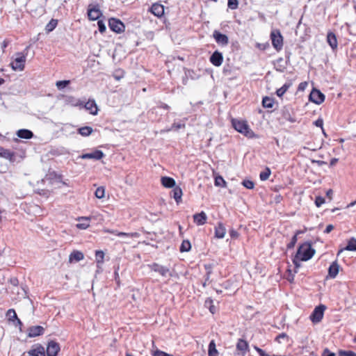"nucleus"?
<instances>
[{"mask_svg": "<svg viewBox=\"0 0 356 356\" xmlns=\"http://www.w3.org/2000/svg\"><path fill=\"white\" fill-rule=\"evenodd\" d=\"M312 259V241H307L301 244L292 259L295 268L300 266V261H306Z\"/></svg>", "mask_w": 356, "mask_h": 356, "instance_id": "1", "label": "nucleus"}, {"mask_svg": "<svg viewBox=\"0 0 356 356\" xmlns=\"http://www.w3.org/2000/svg\"><path fill=\"white\" fill-rule=\"evenodd\" d=\"M232 127L238 133L243 134L248 138H252L254 135L253 131L250 128L248 122L245 120L234 118L230 115Z\"/></svg>", "mask_w": 356, "mask_h": 356, "instance_id": "2", "label": "nucleus"}, {"mask_svg": "<svg viewBox=\"0 0 356 356\" xmlns=\"http://www.w3.org/2000/svg\"><path fill=\"white\" fill-rule=\"evenodd\" d=\"M270 39L273 47L280 51L283 47V37L279 30H273L270 33Z\"/></svg>", "mask_w": 356, "mask_h": 356, "instance_id": "3", "label": "nucleus"}, {"mask_svg": "<svg viewBox=\"0 0 356 356\" xmlns=\"http://www.w3.org/2000/svg\"><path fill=\"white\" fill-rule=\"evenodd\" d=\"M17 57L10 63L12 69L15 71H22L25 67L26 56L22 53H17Z\"/></svg>", "mask_w": 356, "mask_h": 356, "instance_id": "4", "label": "nucleus"}, {"mask_svg": "<svg viewBox=\"0 0 356 356\" xmlns=\"http://www.w3.org/2000/svg\"><path fill=\"white\" fill-rule=\"evenodd\" d=\"M148 266L151 270L158 273L162 277H166L168 274L170 277L173 276L172 273L170 272V269L168 267L162 266L158 263H152L149 264Z\"/></svg>", "mask_w": 356, "mask_h": 356, "instance_id": "5", "label": "nucleus"}, {"mask_svg": "<svg viewBox=\"0 0 356 356\" xmlns=\"http://www.w3.org/2000/svg\"><path fill=\"white\" fill-rule=\"evenodd\" d=\"M108 26L111 31L117 33L124 31L125 26L122 22L116 18H111L108 20Z\"/></svg>", "mask_w": 356, "mask_h": 356, "instance_id": "6", "label": "nucleus"}, {"mask_svg": "<svg viewBox=\"0 0 356 356\" xmlns=\"http://www.w3.org/2000/svg\"><path fill=\"white\" fill-rule=\"evenodd\" d=\"M326 309L327 307L323 304L314 308L313 310V323H318L323 320Z\"/></svg>", "mask_w": 356, "mask_h": 356, "instance_id": "7", "label": "nucleus"}, {"mask_svg": "<svg viewBox=\"0 0 356 356\" xmlns=\"http://www.w3.org/2000/svg\"><path fill=\"white\" fill-rule=\"evenodd\" d=\"M27 354L29 356H45V349L40 343H36L32 346L31 348L23 353L24 356Z\"/></svg>", "mask_w": 356, "mask_h": 356, "instance_id": "8", "label": "nucleus"}, {"mask_svg": "<svg viewBox=\"0 0 356 356\" xmlns=\"http://www.w3.org/2000/svg\"><path fill=\"white\" fill-rule=\"evenodd\" d=\"M70 152L69 150L63 147V146H51L49 147V149L48 150L47 155L48 156H59L62 155L69 154Z\"/></svg>", "mask_w": 356, "mask_h": 356, "instance_id": "9", "label": "nucleus"}, {"mask_svg": "<svg viewBox=\"0 0 356 356\" xmlns=\"http://www.w3.org/2000/svg\"><path fill=\"white\" fill-rule=\"evenodd\" d=\"M60 350V345L55 341H50L47 343V356H56Z\"/></svg>", "mask_w": 356, "mask_h": 356, "instance_id": "10", "label": "nucleus"}, {"mask_svg": "<svg viewBox=\"0 0 356 356\" xmlns=\"http://www.w3.org/2000/svg\"><path fill=\"white\" fill-rule=\"evenodd\" d=\"M105 156L104 153L102 150L95 149L92 152L83 154L79 156L81 159H94L100 160Z\"/></svg>", "mask_w": 356, "mask_h": 356, "instance_id": "11", "label": "nucleus"}, {"mask_svg": "<svg viewBox=\"0 0 356 356\" xmlns=\"http://www.w3.org/2000/svg\"><path fill=\"white\" fill-rule=\"evenodd\" d=\"M81 103L79 106L80 110L85 108L92 111V108H95V111H99L97 104L93 99L87 100L86 98H83L81 100Z\"/></svg>", "mask_w": 356, "mask_h": 356, "instance_id": "12", "label": "nucleus"}, {"mask_svg": "<svg viewBox=\"0 0 356 356\" xmlns=\"http://www.w3.org/2000/svg\"><path fill=\"white\" fill-rule=\"evenodd\" d=\"M213 37L219 45L227 46L229 43V38L227 35L221 33L218 31L215 30L213 31Z\"/></svg>", "mask_w": 356, "mask_h": 356, "instance_id": "13", "label": "nucleus"}, {"mask_svg": "<svg viewBox=\"0 0 356 356\" xmlns=\"http://www.w3.org/2000/svg\"><path fill=\"white\" fill-rule=\"evenodd\" d=\"M28 337L30 338L36 337L42 335L44 328L40 325L31 326L28 328Z\"/></svg>", "mask_w": 356, "mask_h": 356, "instance_id": "14", "label": "nucleus"}, {"mask_svg": "<svg viewBox=\"0 0 356 356\" xmlns=\"http://www.w3.org/2000/svg\"><path fill=\"white\" fill-rule=\"evenodd\" d=\"M209 60L214 66H220L223 61L222 54L218 51H215L210 56Z\"/></svg>", "mask_w": 356, "mask_h": 356, "instance_id": "15", "label": "nucleus"}, {"mask_svg": "<svg viewBox=\"0 0 356 356\" xmlns=\"http://www.w3.org/2000/svg\"><path fill=\"white\" fill-rule=\"evenodd\" d=\"M102 13L97 6L90 8L88 10V17L90 20L95 21L98 19Z\"/></svg>", "mask_w": 356, "mask_h": 356, "instance_id": "16", "label": "nucleus"}, {"mask_svg": "<svg viewBox=\"0 0 356 356\" xmlns=\"http://www.w3.org/2000/svg\"><path fill=\"white\" fill-rule=\"evenodd\" d=\"M0 157L8 159L10 162H14L15 161V153L0 146Z\"/></svg>", "mask_w": 356, "mask_h": 356, "instance_id": "17", "label": "nucleus"}, {"mask_svg": "<svg viewBox=\"0 0 356 356\" xmlns=\"http://www.w3.org/2000/svg\"><path fill=\"white\" fill-rule=\"evenodd\" d=\"M149 11L155 16L161 17L164 14V6L160 3H155L149 8Z\"/></svg>", "mask_w": 356, "mask_h": 356, "instance_id": "18", "label": "nucleus"}, {"mask_svg": "<svg viewBox=\"0 0 356 356\" xmlns=\"http://www.w3.org/2000/svg\"><path fill=\"white\" fill-rule=\"evenodd\" d=\"M194 222L197 225H203L207 223V216L204 211H201L193 215Z\"/></svg>", "mask_w": 356, "mask_h": 356, "instance_id": "19", "label": "nucleus"}, {"mask_svg": "<svg viewBox=\"0 0 356 356\" xmlns=\"http://www.w3.org/2000/svg\"><path fill=\"white\" fill-rule=\"evenodd\" d=\"M182 195L183 193L181 188L177 186L172 188V190L170 192V196L175 199L177 204L181 202Z\"/></svg>", "mask_w": 356, "mask_h": 356, "instance_id": "20", "label": "nucleus"}, {"mask_svg": "<svg viewBox=\"0 0 356 356\" xmlns=\"http://www.w3.org/2000/svg\"><path fill=\"white\" fill-rule=\"evenodd\" d=\"M16 135L17 137L22 139H31L34 136L33 131L26 129H19L16 132Z\"/></svg>", "mask_w": 356, "mask_h": 356, "instance_id": "21", "label": "nucleus"}, {"mask_svg": "<svg viewBox=\"0 0 356 356\" xmlns=\"http://www.w3.org/2000/svg\"><path fill=\"white\" fill-rule=\"evenodd\" d=\"M226 233V229L222 222H218L215 227V237L217 238H223Z\"/></svg>", "mask_w": 356, "mask_h": 356, "instance_id": "22", "label": "nucleus"}, {"mask_svg": "<svg viewBox=\"0 0 356 356\" xmlns=\"http://www.w3.org/2000/svg\"><path fill=\"white\" fill-rule=\"evenodd\" d=\"M325 100V95L318 90L313 88V103L320 104Z\"/></svg>", "mask_w": 356, "mask_h": 356, "instance_id": "23", "label": "nucleus"}, {"mask_svg": "<svg viewBox=\"0 0 356 356\" xmlns=\"http://www.w3.org/2000/svg\"><path fill=\"white\" fill-rule=\"evenodd\" d=\"M327 42L331 48L334 50L338 47V42L336 35L332 32H329L327 35Z\"/></svg>", "mask_w": 356, "mask_h": 356, "instance_id": "24", "label": "nucleus"}, {"mask_svg": "<svg viewBox=\"0 0 356 356\" xmlns=\"http://www.w3.org/2000/svg\"><path fill=\"white\" fill-rule=\"evenodd\" d=\"M236 349L243 353V355L249 350L248 343L242 339H239L236 343Z\"/></svg>", "mask_w": 356, "mask_h": 356, "instance_id": "25", "label": "nucleus"}, {"mask_svg": "<svg viewBox=\"0 0 356 356\" xmlns=\"http://www.w3.org/2000/svg\"><path fill=\"white\" fill-rule=\"evenodd\" d=\"M343 250L356 251V238L354 237L351 238L348 241V245L346 246V248L339 250L337 255L341 253Z\"/></svg>", "mask_w": 356, "mask_h": 356, "instance_id": "26", "label": "nucleus"}, {"mask_svg": "<svg viewBox=\"0 0 356 356\" xmlns=\"http://www.w3.org/2000/svg\"><path fill=\"white\" fill-rule=\"evenodd\" d=\"M161 184L162 185L168 188H174L176 184L175 180L170 177H161Z\"/></svg>", "mask_w": 356, "mask_h": 356, "instance_id": "27", "label": "nucleus"}, {"mask_svg": "<svg viewBox=\"0 0 356 356\" xmlns=\"http://www.w3.org/2000/svg\"><path fill=\"white\" fill-rule=\"evenodd\" d=\"M81 99H76L72 96H67L65 98V103L67 105L76 106L79 108Z\"/></svg>", "mask_w": 356, "mask_h": 356, "instance_id": "28", "label": "nucleus"}, {"mask_svg": "<svg viewBox=\"0 0 356 356\" xmlns=\"http://www.w3.org/2000/svg\"><path fill=\"white\" fill-rule=\"evenodd\" d=\"M83 258H84V255H83V252L78 251V250H74L70 254L69 261H70V262H73L74 261L78 262V261L83 259Z\"/></svg>", "mask_w": 356, "mask_h": 356, "instance_id": "29", "label": "nucleus"}, {"mask_svg": "<svg viewBox=\"0 0 356 356\" xmlns=\"http://www.w3.org/2000/svg\"><path fill=\"white\" fill-rule=\"evenodd\" d=\"M107 232L108 233L113 234L119 237L132 238V237H136L138 235V233H136V232L127 233V232H118L117 230H108Z\"/></svg>", "mask_w": 356, "mask_h": 356, "instance_id": "30", "label": "nucleus"}, {"mask_svg": "<svg viewBox=\"0 0 356 356\" xmlns=\"http://www.w3.org/2000/svg\"><path fill=\"white\" fill-rule=\"evenodd\" d=\"M90 220L89 217H79L78 218L79 221H81V222L78 223L76 225V227L80 229H86L90 226Z\"/></svg>", "mask_w": 356, "mask_h": 356, "instance_id": "31", "label": "nucleus"}, {"mask_svg": "<svg viewBox=\"0 0 356 356\" xmlns=\"http://www.w3.org/2000/svg\"><path fill=\"white\" fill-rule=\"evenodd\" d=\"M339 264L336 261L332 262L328 269L329 276L332 278H334L339 273Z\"/></svg>", "mask_w": 356, "mask_h": 356, "instance_id": "32", "label": "nucleus"}, {"mask_svg": "<svg viewBox=\"0 0 356 356\" xmlns=\"http://www.w3.org/2000/svg\"><path fill=\"white\" fill-rule=\"evenodd\" d=\"M292 86V81H288L281 88H278L276 91V94L278 97H281L287 90Z\"/></svg>", "mask_w": 356, "mask_h": 356, "instance_id": "33", "label": "nucleus"}, {"mask_svg": "<svg viewBox=\"0 0 356 356\" xmlns=\"http://www.w3.org/2000/svg\"><path fill=\"white\" fill-rule=\"evenodd\" d=\"M218 352L216 349V346L214 340L209 342L208 347V356H218Z\"/></svg>", "mask_w": 356, "mask_h": 356, "instance_id": "34", "label": "nucleus"}, {"mask_svg": "<svg viewBox=\"0 0 356 356\" xmlns=\"http://www.w3.org/2000/svg\"><path fill=\"white\" fill-rule=\"evenodd\" d=\"M282 117L280 118V120L281 123L284 124L285 123V121L288 120L290 122H295L296 121V119L292 116L291 113H282ZM292 114H294V113H292Z\"/></svg>", "mask_w": 356, "mask_h": 356, "instance_id": "35", "label": "nucleus"}, {"mask_svg": "<svg viewBox=\"0 0 356 356\" xmlns=\"http://www.w3.org/2000/svg\"><path fill=\"white\" fill-rule=\"evenodd\" d=\"M92 131V128L89 126H85L78 129V133L83 136H88L90 135Z\"/></svg>", "mask_w": 356, "mask_h": 356, "instance_id": "36", "label": "nucleus"}, {"mask_svg": "<svg viewBox=\"0 0 356 356\" xmlns=\"http://www.w3.org/2000/svg\"><path fill=\"white\" fill-rule=\"evenodd\" d=\"M304 233L303 231H301V230H298L296 234L293 236V237L291 238V241L287 244L286 247H287V249H292L294 248L296 243H297V236L298 235H299L300 234H302Z\"/></svg>", "mask_w": 356, "mask_h": 356, "instance_id": "37", "label": "nucleus"}, {"mask_svg": "<svg viewBox=\"0 0 356 356\" xmlns=\"http://www.w3.org/2000/svg\"><path fill=\"white\" fill-rule=\"evenodd\" d=\"M204 306L206 307L209 308V309L211 314H213L216 312V308L213 305V301L211 298H208L206 299V300L204 302Z\"/></svg>", "mask_w": 356, "mask_h": 356, "instance_id": "38", "label": "nucleus"}, {"mask_svg": "<svg viewBox=\"0 0 356 356\" xmlns=\"http://www.w3.org/2000/svg\"><path fill=\"white\" fill-rule=\"evenodd\" d=\"M104 252L102 250H96L95 251V261L99 266V264H102L104 263Z\"/></svg>", "mask_w": 356, "mask_h": 356, "instance_id": "39", "label": "nucleus"}, {"mask_svg": "<svg viewBox=\"0 0 356 356\" xmlns=\"http://www.w3.org/2000/svg\"><path fill=\"white\" fill-rule=\"evenodd\" d=\"M191 249V244L188 240H184L180 245L181 252H188Z\"/></svg>", "mask_w": 356, "mask_h": 356, "instance_id": "40", "label": "nucleus"}, {"mask_svg": "<svg viewBox=\"0 0 356 356\" xmlns=\"http://www.w3.org/2000/svg\"><path fill=\"white\" fill-rule=\"evenodd\" d=\"M58 20L51 19L49 22L46 25L45 30L47 33L52 31L57 26Z\"/></svg>", "mask_w": 356, "mask_h": 356, "instance_id": "41", "label": "nucleus"}, {"mask_svg": "<svg viewBox=\"0 0 356 356\" xmlns=\"http://www.w3.org/2000/svg\"><path fill=\"white\" fill-rule=\"evenodd\" d=\"M214 184L216 186L226 187L227 182L220 175H218L215 177Z\"/></svg>", "mask_w": 356, "mask_h": 356, "instance_id": "42", "label": "nucleus"}, {"mask_svg": "<svg viewBox=\"0 0 356 356\" xmlns=\"http://www.w3.org/2000/svg\"><path fill=\"white\" fill-rule=\"evenodd\" d=\"M274 104V99L269 97H265L263 98L262 104L265 108H272Z\"/></svg>", "mask_w": 356, "mask_h": 356, "instance_id": "43", "label": "nucleus"}, {"mask_svg": "<svg viewBox=\"0 0 356 356\" xmlns=\"http://www.w3.org/2000/svg\"><path fill=\"white\" fill-rule=\"evenodd\" d=\"M6 316L10 321H15V319H17V316L14 309H8L6 312Z\"/></svg>", "mask_w": 356, "mask_h": 356, "instance_id": "44", "label": "nucleus"}, {"mask_svg": "<svg viewBox=\"0 0 356 356\" xmlns=\"http://www.w3.org/2000/svg\"><path fill=\"white\" fill-rule=\"evenodd\" d=\"M271 171L269 168L266 167L265 170L260 172L259 174V178L261 181L267 180L270 175Z\"/></svg>", "mask_w": 356, "mask_h": 356, "instance_id": "45", "label": "nucleus"}, {"mask_svg": "<svg viewBox=\"0 0 356 356\" xmlns=\"http://www.w3.org/2000/svg\"><path fill=\"white\" fill-rule=\"evenodd\" d=\"M185 127V124L181 122H174L171 127L168 129V131H178L179 129H181V128H184Z\"/></svg>", "mask_w": 356, "mask_h": 356, "instance_id": "46", "label": "nucleus"}, {"mask_svg": "<svg viewBox=\"0 0 356 356\" xmlns=\"http://www.w3.org/2000/svg\"><path fill=\"white\" fill-rule=\"evenodd\" d=\"M104 194H105V189L103 186L98 187L95 192V195L98 199L103 198L104 197Z\"/></svg>", "mask_w": 356, "mask_h": 356, "instance_id": "47", "label": "nucleus"}, {"mask_svg": "<svg viewBox=\"0 0 356 356\" xmlns=\"http://www.w3.org/2000/svg\"><path fill=\"white\" fill-rule=\"evenodd\" d=\"M70 83V80L58 81L56 86L58 90H63Z\"/></svg>", "mask_w": 356, "mask_h": 356, "instance_id": "48", "label": "nucleus"}, {"mask_svg": "<svg viewBox=\"0 0 356 356\" xmlns=\"http://www.w3.org/2000/svg\"><path fill=\"white\" fill-rule=\"evenodd\" d=\"M241 184L248 189H253L254 187V183L250 179H243Z\"/></svg>", "mask_w": 356, "mask_h": 356, "instance_id": "49", "label": "nucleus"}, {"mask_svg": "<svg viewBox=\"0 0 356 356\" xmlns=\"http://www.w3.org/2000/svg\"><path fill=\"white\" fill-rule=\"evenodd\" d=\"M227 6L231 10H236L238 7V0H228Z\"/></svg>", "mask_w": 356, "mask_h": 356, "instance_id": "50", "label": "nucleus"}, {"mask_svg": "<svg viewBox=\"0 0 356 356\" xmlns=\"http://www.w3.org/2000/svg\"><path fill=\"white\" fill-rule=\"evenodd\" d=\"M119 266H117L115 268V270H114V273H113V277H114V280L117 284V286L118 287H120V275H119Z\"/></svg>", "mask_w": 356, "mask_h": 356, "instance_id": "51", "label": "nucleus"}, {"mask_svg": "<svg viewBox=\"0 0 356 356\" xmlns=\"http://www.w3.org/2000/svg\"><path fill=\"white\" fill-rule=\"evenodd\" d=\"M338 356H356V353L352 350H339Z\"/></svg>", "mask_w": 356, "mask_h": 356, "instance_id": "52", "label": "nucleus"}, {"mask_svg": "<svg viewBox=\"0 0 356 356\" xmlns=\"http://www.w3.org/2000/svg\"><path fill=\"white\" fill-rule=\"evenodd\" d=\"M283 62H284V60L282 58H280L276 60V63H275L276 70L280 71V72L284 71V70L285 69V66L280 65V63H283Z\"/></svg>", "mask_w": 356, "mask_h": 356, "instance_id": "53", "label": "nucleus"}, {"mask_svg": "<svg viewBox=\"0 0 356 356\" xmlns=\"http://www.w3.org/2000/svg\"><path fill=\"white\" fill-rule=\"evenodd\" d=\"M98 29L100 33H103L106 31V26L102 20H98L97 22Z\"/></svg>", "mask_w": 356, "mask_h": 356, "instance_id": "54", "label": "nucleus"}, {"mask_svg": "<svg viewBox=\"0 0 356 356\" xmlns=\"http://www.w3.org/2000/svg\"><path fill=\"white\" fill-rule=\"evenodd\" d=\"M204 267L206 270V273L208 274V275H211L213 273L212 269L213 265L212 264H206L204 265Z\"/></svg>", "mask_w": 356, "mask_h": 356, "instance_id": "55", "label": "nucleus"}, {"mask_svg": "<svg viewBox=\"0 0 356 356\" xmlns=\"http://www.w3.org/2000/svg\"><path fill=\"white\" fill-rule=\"evenodd\" d=\"M314 124H315V125H316L317 127H319V128L321 129V131H322L323 134L324 135H325V131H324V129H323V119H321V118L318 119V120L314 122Z\"/></svg>", "mask_w": 356, "mask_h": 356, "instance_id": "56", "label": "nucleus"}, {"mask_svg": "<svg viewBox=\"0 0 356 356\" xmlns=\"http://www.w3.org/2000/svg\"><path fill=\"white\" fill-rule=\"evenodd\" d=\"M287 272H288V275L286 277L287 280L290 282H293L294 280L295 273H297V271L295 270L294 273H293L291 270L288 269Z\"/></svg>", "mask_w": 356, "mask_h": 356, "instance_id": "57", "label": "nucleus"}, {"mask_svg": "<svg viewBox=\"0 0 356 356\" xmlns=\"http://www.w3.org/2000/svg\"><path fill=\"white\" fill-rule=\"evenodd\" d=\"M325 202V199L321 196H318L315 200V204L316 207H321Z\"/></svg>", "mask_w": 356, "mask_h": 356, "instance_id": "58", "label": "nucleus"}, {"mask_svg": "<svg viewBox=\"0 0 356 356\" xmlns=\"http://www.w3.org/2000/svg\"><path fill=\"white\" fill-rule=\"evenodd\" d=\"M286 339L287 340L289 339V337L288 335L284 333V332H282V333H280V334H278L276 338H275V341H277V342L280 343L281 342V339Z\"/></svg>", "mask_w": 356, "mask_h": 356, "instance_id": "59", "label": "nucleus"}, {"mask_svg": "<svg viewBox=\"0 0 356 356\" xmlns=\"http://www.w3.org/2000/svg\"><path fill=\"white\" fill-rule=\"evenodd\" d=\"M229 236L232 238H237L239 236V234L238 232L234 229H231L229 231Z\"/></svg>", "mask_w": 356, "mask_h": 356, "instance_id": "60", "label": "nucleus"}, {"mask_svg": "<svg viewBox=\"0 0 356 356\" xmlns=\"http://www.w3.org/2000/svg\"><path fill=\"white\" fill-rule=\"evenodd\" d=\"M254 348L258 353L259 356H267L268 353H266L263 349L259 348L257 346H254Z\"/></svg>", "mask_w": 356, "mask_h": 356, "instance_id": "61", "label": "nucleus"}, {"mask_svg": "<svg viewBox=\"0 0 356 356\" xmlns=\"http://www.w3.org/2000/svg\"><path fill=\"white\" fill-rule=\"evenodd\" d=\"M254 348L258 353L259 356H267L268 353H266L263 349L259 348L257 346H254Z\"/></svg>", "mask_w": 356, "mask_h": 356, "instance_id": "62", "label": "nucleus"}, {"mask_svg": "<svg viewBox=\"0 0 356 356\" xmlns=\"http://www.w3.org/2000/svg\"><path fill=\"white\" fill-rule=\"evenodd\" d=\"M308 83L307 81H303V82H301L299 86H298V91L300 92V91H304L306 88V87L307 86Z\"/></svg>", "mask_w": 356, "mask_h": 356, "instance_id": "63", "label": "nucleus"}, {"mask_svg": "<svg viewBox=\"0 0 356 356\" xmlns=\"http://www.w3.org/2000/svg\"><path fill=\"white\" fill-rule=\"evenodd\" d=\"M322 356H335V353L330 352L327 348L323 350Z\"/></svg>", "mask_w": 356, "mask_h": 356, "instance_id": "64", "label": "nucleus"}]
</instances>
